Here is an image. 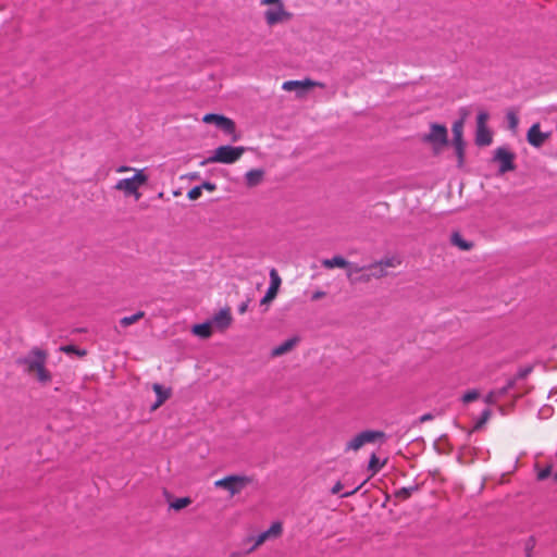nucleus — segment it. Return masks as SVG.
Returning <instances> with one entry per match:
<instances>
[{"mask_svg": "<svg viewBox=\"0 0 557 557\" xmlns=\"http://www.w3.org/2000/svg\"><path fill=\"white\" fill-rule=\"evenodd\" d=\"M343 490V484L337 482L331 490L332 494H338Z\"/></svg>", "mask_w": 557, "mask_h": 557, "instance_id": "nucleus-39", "label": "nucleus"}, {"mask_svg": "<svg viewBox=\"0 0 557 557\" xmlns=\"http://www.w3.org/2000/svg\"><path fill=\"white\" fill-rule=\"evenodd\" d=\"M246 148L243 146H220L218 147L211 157H209L202 164L208 163H222L233 164L237 162L245 153Z\"/></svg>", "mask_w": 557, "mask_h": 557, "instance_id": "nucleus-5", "label": "nucleus"}, {"mask_svg": "<svg viewBox=\"0 0 557 557\" xmlns=\"http://www.w3.org/2000/svg\"><path fill=\"white\" fill-rule=\"evenodd\" d=\"M367 264L359 265L354 262H348L346 268V277L351 284H366Z\"/></svg>", "mask_w": 557, "mask_h": 557, "instance_id": "nucleus-16", "label": "nucleus"}, {"mask_svg": "<svg viewBox=\"0 0 557 557\" xmlns=\"http://www.w3.org/2000/svg\"><path fill=\"white\" fill-rule=\"evenodd\" d=\"M191 332L194 335L200 338H209L212 336L213 325L210 321L201 324H195L191 329Z\"/></svg>", "mask_w": 557, "mask_h": 557, "instance_id": "nucleus-23", "label": "nucleus"}, {"mask_svg": "<svg viewBox=\"0 0 557 557\" xmlns=\"http://www.w3.org/2000/svg\"><path fill=\"white\" fill-rule=\"evenodd\" d=\"M417 491V487L416 486H410V487H401L399 490H397L394 494L395 498L398 499V500H406L408 499L412 493Z\"/></svg>", "mask_w": 557, "mask_h": 557, "instance_id": "nucleus-26", "label": "nucleus"}, {"mask_svg": "<svg viewBox=\"0 0 557 557\" xmlns=\"http://www.w3.org/2000/svg\"><path fill=\"white\" fill-rule=\"evenodd\" d=\"M450 244L461 251H469L474 247L473 242L467 240L459 232L450 235Z\"/></svg>", "mask_w": 557, "mask_h": 557, "instance_id": "nucleus-22", "label": "nucleus"}, {"mask_svg": "<svg viewBox=\"0 0 557 557\" xmlns=\"http://www.w3.org/2000/svg\"><path fill=\"white\" fill-rule=\"evenodd\" d=\"M283 534V523L280 521H275L271 524V527L260 533L258 536L253 539V545L249 549V552H253L258 549L261 545H263L268 541H273L281 537Z\"/></svg>", "mask_w": 557, "mask_h": 557, "instance_id": "nucleus-13", "label": "nucleus"}, {"mask_svg": "<svg viewBox=\"0 0 557 557\" xmlns=\"http://www.w3.org/2000/svg\"><path fill=\"white\" fill-rule=\"evenodd\" d=\"M202 194V187L195 186L188 193L187 197L189 200H197Z\"/></svg>", "mask_w": 557, "mask_h": 557, "instance_id": "nucleus-30", "label": "nucleus"}, {"mask_svg": "<svg viewBox=\"0 0 557 557\" xmlns=\"http://www.w3.org/2000/svg\"><path fill=\"white\" fill-rule=\"evenodd\" d=\"M213 327L219 332L226 331L233 323V315L230 307H225L218 311L210 321Z\"/></svg>", "mask_w": 557, "mask_h": 557, "instance_id": "nucleus-15", "label": "nucleus"}, {"mask_svg": "<svg viewBox=\"0 0 557 557\" xmlns=\"http://www.w3.org/2000/svg\"><path fill=\"white\" fill-rule=\"evenodd\" d=\"M149 176L146 169L134 170L131 177L119 180L113 189L123 194L124 197H132L136 201L141 198L140 188L148 183Z\"/></svg>", "mask_w": 557, "mask_h": 557, "instance_id": "nucleus-3", "label": "nucleus"}, {"mask_svg": "<svg viewBox=\"0 0 557 557\" xmlns=\"http://www.w3.org/2000/svg\"><path fill=\"white\" fill-rule=\"evenodd\" d=\"M479 397H480V393L476 389H471L463 394L462 401L465 404H469L471 401L476 400Z\"/></svg>", "mask_w": 557, "mask_h": 557, "instance_id": "nucleus-29", "label": "nucleus"}, {"mask_svg": "<svg viewBox=\"0 0 557 557\" xmlns=\"http://www.w3.org/2000/svg\"><path fill=\"white\" fill-rule=\"evenodd\" d=\"M385 438V433L377 430H366L346 443L345 450L358 451L366 444H372Z\"/></svg>", "mask_w": 557, "mask_h": 557, "instance_id": "nucleus-8", "label": "nucleus"}, {"mask_svg": "<svg viewBox=\"0 0 557 557\" xmlns=\"http://www.w3.org/2000/svg\"><path fill=\"white\" fill-rule=\"evenodd\" d=\"M348 260H346L344 257L337 255V256H334L330 259H324L322 261V265L323 268L325 269H334V268H339V269H345L348 267Z\"/></svg>", "mask_w": 557, "mask_h": 557, "instance_id": "nucleus-24", "label": "nucleus"}, {"mask_svg": "<svg viewBox=\"0 0 557 557\" xmlns=\"http://www.w3.org/2000/svg\"><path fill=\"white\" fill-rule=\"evenodd\" d=\"M265 172L262 169H252L245 174V184L248 188L260 185L264 180Z\"/></svg>", "mask_w": 557, "mask_h": 557, "instance_id": "nucleus-19", "label": "nucleus"}, {"mask_svg": "<svg viewBox=\"0 0 557 557\" xmlns=\"http://www.w3.org/2000/svg\"><path fill=\"white\" fill-rule=\"evenodd\" d=\"M260 4L268 7L264 11V21L270 27L286 23L293 17V14L286 10L283 0H260Z\"/></svg>", "mask_w": 557, "mask_h": 557, "instance_id": "nucleus-4", "label": "nucleus"}, {"mask_svg": "<svg viewBox=\"0 0 557 557\" xmlns=\"http://www.w3.org/2000/svg\"><path fill=\"white\" fill-rule=\"evenodd\" d=\"M200 187L208 191H214L216 189V185L210 182H205L202 185H200Z\"/></svg>", "mask_w": 557, "mask_h": 557, "instance_id": "nucleus-36", "label": "nucleus"}, {"mask_svg": "<svg viewBox=\"0 0 557 557\" xmlns=\"http://www.w3.org/2000/svg\"><path fill=\"white\" fill-rule=\"evenodd\" d=\"M401 263L403 260L400 256L387 255L367 264L366 284L389 276L392 274V270L399 268Z\"/></svg>", "mask_w": 557, "mask_h": 557, "instance_id": "nucleus-2", "label": "nucleus"}, {"mask_svg": "<svg viewBox=\"0 0 557 557\" xmlns=\"http://www.w3.org/2000/svg\"><path fill=\"white\" fill-rule=\"evenodd\" d=\"M298 342V337L286 339L271 350V357L276 358L290 352L297 346Z\"/></svg>", "mask_w": 557, "mask_h": 557, "instance_id": "nucleus-20", "label": "nucleus"}, {"mask_svg": "<svg viewBox=\"0 0 557 557\" xmlns=\"http://www.w3.org/2000/svg\"><path fill=\"white\" fill-rule=\"evenodd\" d=\"M552 473V468L550 467H546L545 469L541 470L537 474V479L539 480H545L546 478H548Z\"/></svg>", "mask_w": 557, "mask_h": 557, "instance_id": "nucleus-35", "label": "nucleus"}, {"mask_svg": "<svg viewBox=\"0 0 557 557\" xmlns=\"http://www.w3.org/2000/svg\"><path fill=\"white\" fill-rule=\"evenodd\" d=\"M145 317V312L144 311H138L136 312L135 314L133 315H129V317H124L120 320V324L124 327H127L136 322H138L139 320H141L143 318Z\"/></svg>", "mask_w": 557, "mask_h": 557, "instance_id": "nucleus-25", "label": "nucleus"}, {"mask_svg": "<svg viewBox=\"0 0 557 557\" xmlns=\"http://www.w3.org/2000/svg\"><path fill=\"white\" fill-rule=\"evenodd\" d=\"M422 141L432 146L435 153L442 151V149L448 144V132L445 125L432 123L430 125V132L422 137Z\"/></svg>", "mask_w": 557, "mask_h": 557, "instance_id": "nucleus-6", "label": "nucleus"}, {"mask_svg": "<svg viewBox=\"0 0 557 557\" xmlns=\"http://www.w3.org/2000/svg\"><path fill=\"white\" fill-rule=\"evenodd\" d=\"M491 417V411L490 410H484L482 412V416H481V419L479 420V422L476 423L475 428H481Z\"/></svg>", "mask_w": 557, "mask_h": 557, "instance_id": "nucleus-34", "label": "nucleus"}, {"mask_svg": "<svg viewBox=\"0 0 557 557\" xmlns=\"http://www.w3.org/2000/svg\"><path fill=\"white\" fill-rule=\"evenodd\" d=\"M48 352L39 347H33L25 356L16 360L24 373L34 376L40 384L47 385L52 381V374L47 369Z\"/></svg>", "mask_w": 557, "mask_h": 557, "instance_id": "nucleus-1", "label": "nucleus"}, {"mask_svg": "<svg viewBox=\"0 0 557 557\" xmlns=\"http://www.w3.org/2000/svg\"><path fill=\"white\" fill-rule=\"evenodd\" d=\"M282 284V278L276 271V269L270 270V286L264 295V297L261 299V305H269L271 304L277 296L280 287Z\"/></svg>", "mask_w": 557, "mask_h": 557, "instance_id": "nucleus-14", "label": "nucleus"}, {"mask_svg": "<svg viewBox=\"0 0 557 557\" xmlns=\"http://www.w3.org/2000/svg\"><path fill=\"white\" fill-rule=\"evenodd\" d=\"M134 170H138L137 168H132V166H128V165H119L117 168H115V172L117 174H123V173H128V172H132L134 174Z\"/></svg>", "mask_w": 557, "mask_h": 557, "instance_id": "nucleus-33", "label": "nucleus"}, {"mask_svg": "<svg viewBox=\"0 0 557 557\" xmlns=\"http://www.w3.org/2000/svg\"><path fill=\"white\" fill-rule=\"evenodd\" d=\"M247 309H248V302L246 301V302H243V304L238 307V312H239L240 314H244V313L247 311Z\"/></svg>", "mask_w": 557, "mask_h": 557, "instance_id": "nucleus-40", "label": "nucleus"}, {"mask_svg": "<svg viewBox=\"0 0 557 557\" xmlns=\"http://www.w3.org/2000/svg\"><path fill=\"white\" fill-rule=\"evenodd\" d=\"M516 154L507 147H498L494 151L492 161L498 164V174L503 175L513 171Z\"/></svg>", "mask_w": 557, "mask_h": 557, "instance_id": "nucleus-10", "label": "nucleus"}, {"mask_svg": "<svg viewBox=\"0 0 557 557\" xmlns=\"http://www.w3.org/2000/svg\"><path fill=\"white\" fill-rule=\"evenodd\" d=\"M191 504V499L189 497H181L176 498L170 504V507L174 510H181L186 508Z\"/></svg>", "mask_w": 557, "mask_h": 557, "instance_id": "nucleus-28", "label": "nucleus"}, {"mask_svg": "<svg viewBox=\"0 0 557 557\" xmlns=\"http://www.w3.org/2000/svg\"><path fill=\"white\" fill-rule=\"evenodd\" d=\"M362 485H363V483H362V484H360V485H358V486H356V487H355V488H352L351 491H349V492H346V493L342 494L341 496H342V497H348V496H351V495H354L355 493H357V492L361 488V486H362Z\"/></svg>", "mask_w": 557, "mask_h": 557, "instance_id": "nucleus-38", "label": "nucleus"}, {"mask_svg": "<svg viewBox=\"0 0 557 557\" xmlns=\"http://www.w3.org/2000/svg\"><path fill=\"white\" fill-rule=\"evenodd\" d=\"M251 482L252 479L246 475H227L216 480L214 486L227 491L231 496H235L251 484Z\"/></svg>", "mask_w": 557, "mask_h": 557, "instance_id": "nucleus-7", "label": "nucleus"}, {"mask_svg": "<svg viewBox=\"0 0 557 557\" xmlns=\"http://www.w3.org/2000/svg\"><path fill=\"white\" fill-rule=\"evenodd\" d=\"M312 87H324V85L320 82H314L311 79L305 81H286L283 83L282 88L285 91H301L307 90Z\"/></svg>", "mask_w": 557, "mask_h": 557, "instance_id": "nucleus-18", "label": "nucleus"}, {"mask_svg": "<svg viewBox=\"0 0 557 557\" xmlns=\"http://www.w3.org/2000/svg\"><path fill=\"white\" fill-rule=\"evenodd\" d=\"M325 296H326V293H325V292H323V290H317V292H314V293L312 294L311 299L315 301V300H319V299L324 298Z\"/></svg>", "mask_w": 557, "mask_h": 557, "instance_id": "nucleus-37", "label": "nucleus"}, {"mask_svg": "<svg viewBox=\"0 0 557 557\" xmlns=\"http://www.w3.org/2000/svg\"><path fill=\"white\" fill-rule=\"evenodd\" d=\"M490 115L486 111H479L476 116L475 144L481 147L490 146L493 141V134L487 127Z\"/></svg>", "mask_w": 557, "mask_h": 557, "instance_id": "nucleus-9", "label": "nucleus"}, {"mask_svg": "<svg viewBox=\"0 0 557 557\" xmlns=\"http://www.w3.org/2000/svg\"><path fill=\"white\" fill-rule=\"evenodd\" d=\"M550 137V133H543L540 123H534L527 133L528 143L534 147L540 148Z\"/></svg>", "mask_w": 557, "mask_h": 557, "instance_id": "nucleus-17", "label": "nucleus"}, {"mask_svg": "<svg viewBox=\"0 0 557 557\" xmlns=\"http://www.w3.org/2000/svg\"><path fill=\"white\" fill-rule=\"evenodd\" d=\"M152 389L157 395V401L151 406V410H157L171 397L172 392L171 388H164L159 383H154Z\"/></svg>", "mask_w": 557, "mask_h": 557, "instance_id": "nucleus-21", "label": "nucleus"}, {"mask_svg": "<svg viewBox=\"0 0 557 557\" xmlns=\"http://www.w3.org/2000/svg\"><path fill=\"white\" fill-rule=\"evenodd\" d=\"M202 122L206 124H214L226 134L233 135L234 141L238 140V136L236 135V124L232 119L222 114L208 113L203 115Z\"/></svg>", "mask_w": 557, "mask_h": 557, "instance_id": "nucleus-11", "label": "nucleus"}, {"mask_svg": "<svg viewBox=\"0 0 557 557\" xmlns=\"http://www.w3.org/2000/svg\"><path fill=\"white\" fill-rule=\"evenodd\" d=\"M433 417L431 413H425L423 416L420 417V422H425V421H429L431 420Z\"/></svg>", "mask_w": 557, "mask_h": 557, "instance_id": "nucleus-41", "label": "nucleus"}, {"mask_svg": "<svg viewBox=\"0 0 557 557\" xmlns=\"http://www.w3.org/2000/svg\"><path fill=\"white\" fill-rule=\"evenodd\" d=\"M381 468L382 466L379 463V458L373 454L369 461V469L373 473H376Z\"/></svg>", "mask_w": 557, "mask_h": 557, "instance_id": "nucleus-32", "label": "nucleus"}, {"mask_svg": "<svg viewBox=\"0 0 557 557\" xmlns=\"http://www.w3.org/2000/svg\"><path fill=\"white\" fill-rule=\"evenodd\" d=\"M486 401H487V403H492V401H493V396H492V394H491V395H488V396L486 397Z\"/></svg>", "mask_w": 557, "mask_h": 557, "instance_id": "nucleus-42", "label": "nucleus"}, {"mask_svg": "<svg viewBox=\"0 0 557 557\" xmlns=\"http://www.w3.org/2000/svg\"><path fill=\"white\" fill-rule=\"evenodd\" d=\"M506 119H507V122H508V127L511 131L516 132V129L518 127V124H519V119H518L517 112L513 111V110L507 111Z\"/></svg>", "mask_w": 557, "mask_h": 557, "instance_id": "nucleus-27", "label": "nucleus"}, {"mask_svg": "<svg viewBox=\"0 0 557 557\" xmlns=\"http://www.w3.org/2000/svg\"><path fill=\"white\" fill-rule=\"evenodd\" d=\"M554 479L557 482V472L554 474Z\"/></svg>", "mask_w": 557, "mask_h": 557, "instance_id": "nucleus-43", "label": "nucleus"}, {"mask_svg": "<svg viewBox=\"0 0 557 557\" xmlns=\"http://www.w3.org/2000/svg\"><path fill=\"white\" fill-rule=\"evenodd\" d=\"M61 350L65 354H76L78 356H85V351H81L76 346L74 345H66L62 346Z\"/></svg>", "mask_w": 557, "mask_h": 557, "instance_id": "nucleus-31", "label": "nucleus"}, {"mask_svg": "<svg viewBox=\"0 0 557 557\" xmlns=\"http://www.w3.org/2000/svg\"><path fill=\"white\" fill-rule=\"evenodd\" d=\"M466 113L462 117L456 122H454L451 132H453V145L456 150V154L458 157V164L461 166L465 160V141H463V127H465V119Z\"/></svg>", "mask_w": 557, "mask_h": 557, "instance_id": "nucleus-12", "label": "nucleus"}]
</instances>
